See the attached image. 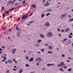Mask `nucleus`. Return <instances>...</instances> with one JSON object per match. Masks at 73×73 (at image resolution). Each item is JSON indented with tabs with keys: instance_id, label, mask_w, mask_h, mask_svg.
<instances>
[{
	"instance_id": "2",
	"label": "nucleus",
	"mask_w": 73,
	"mask_h": 73,
	"mask_svg": "<svg viewBox=\"0 0 73 73\" xmlns=\"http://www.w3.org/2000/svg\"><path fill=\"white\" fill-rule=\"evenodd\" d=\"M64 63L63 62H62L60 63L58 65V66L60 67V66H64Z\"/></svg>"
},
{
	"instance_id": "32",
	"label": "nucleus",
	"mask_w": 73,
	"mask_h": 73,
	"mask_svg": "<svg viewBox=\"0 0 73 73\" xmlns=\"http://www.w3.org/2000/svg\"><path fill=\"white\" fill-rule=\"evenodd\" d=\"M52 11V9H49L48 10V12H51Z\"/></svg>"
},
{
	"instance_id": "18",
	"label": "nucleus",
	"mask_w": 73,
	"mask_h": 73,
	"mask_svg": "<svg viewBox=\"0 0 73 73\" xmlns=\"http://www.w3.org/2000/svg\"><path fill=\"white\" fill-rule=\"evenodd\" d=\"M22 72H23V69H21L19 71V73H21Z\"/></svg>"
},
{
	"instance_id": "23",
	"label": "nucleus",
	"mask_w": 73,
	"mask_h": 73,
	"mask_svg": "<svg viewBox=\"0 0 73 73\" xmlns=\"http://www.w3.org/2000/svg\"><path fill=\"white\" fill-rule=\"evenodd\" d=\"M25 0H24V1H23L22 2V3H23V4L24 5V4H25Z\"/></svg>"
},
{
	"instance_id": "3",
	"label": "nucleus",
	"mask_w": 73,
	"mask_h": 73,
	"mask_svg": "<svg viewBox=\"0 0 73 73\" xmlns=\"http://www.w3.org/2000/svg\"><path fill=\"white\" fill-rule=\"evenodd\" d=\"M66 15H67V14H64L63 15H60V18L62 19L63 17H64V16H66Z\"/></svg>"
},
{
	"instance_id": "31",
	"label": "nucleus",
	"mask_w": 73,
	"mask_h": 73,
	"mask_svg": "<svg viewBox=\"0 0 73 73\" xmlns=\"http://www.w3.org/2000/svg\"><path fill=\"white\" fill-rule=\"evenodd\" d=\"M16 28L17 30H19V28H18V26H16Z\"/></svg>"
},
{
	"instance_id": "62",
	"label": "nucleus",
	"mask_w": 73,
	"mask_h": 73,
	"mask_svg": "<svg viewBox=\"0 0 73 73\" xmlns=\"http://www.w3.org/2000/svg\"><path fill=\"white\" fill-rule=\"evenodd\" d=\"M17 4H18V3H16L15 4V5H16Z\"/></svg>"
},
{
	"instance_id": "37",
	"label": "nucleus",
	"mask_w": 73,
	"mask_h": 73,
	"mask_svg": "<svg viewBox=\"0 0 73 73\" xmlns=\"http://www.w3.org/2000/svg\"><path fill=\"white\" fill-rule=\"evenodd\" d=\"M5 61V59H3L2 60V62H3V61Z\"/></svg>"
},
{
	"instance_id": "44",
	"label": "nucleus",
	"mask_w": 73,
	"mask_h": 73,
	"mask_svg": "<svg viewBox=\"0 0 73 73\" xmlns=\"http://www.w3.org/2000/svg\"><path fill=\"white\" fill-rule=\"evenodd\" d=\"M63 68L64 69H66V66H64L63 67Z\"/></svg>"
},
{
	"instance_id": "47",
	"label": "nucleus",
	"mask_w": 73,
	"mask_h": 73,
	"mask_svg": "<svg viewBox=\"0 0 73 73\" xmlns=\"http://www.w3.org/2000/svg\"><path fill=\"white\" fill-rule=\"evenodd\" d=\"M58 32H60V29H59V28H58Z\"/></svg>"
},
{
	"instance_id": "22",
	"label": "nucleus",
	"mask_w": 73,
	"mask_h": 73,
	"mask_svg": "<svg viewBox=\"0 0 73 73\" xmlns=\"http://www.w3.org/2000/svg\"><path fill=\"white\" fill-rule=\"evenodd\" d=\"M67 39H68L65 38V39H63V41H66Z\"/></svg>"
},
{
	"instance_id": "59",
	"label": "nucleus",
	"mask_w": 73,
	"mask_h": 73,
	"mask_svg": "<svg viewBox=\"0 0 73 73\" xmlns=\"http://www.w3.org/2000/svg\"><path fill=\"white\" fill-rule=\"evenodd\" d=\"M16 60H15V59L14 58L13 59V61H15Z\"/></svg>"
},
{
	"instance_id": "17",
	"label": "nucleus",
	"mask_w": 73,
	"mask_h": 73,
	"mask_svg": "<svg viewBox=\"0 0 73 73\" xmlns=\"http://www.w3.org/2000/svg\"><path fill=\"white\" fill-rule=\"evenodd\" d=\"M68 71H69L70 72H71L72 70V68L68 69Z\"/></svg>"
},
{
	"instance_id": "13",
	"label": "nucleus",
	"mask_w": 73,
	"mask_h": 73,
	"mask_svg": "<svg viewBox=\"0 0 73 73\" xmlns=\"http://www.w3.org/2000/svg\"><path fill=\"white\" fill-rule=\"evenodd\" d=\"M41 16L42 17H44L45 16V14H44V13L42 14L41 15Z\"/></svg>"
},
{
	"instance_id": "45",
	"label": "nucleus",
	"mask_w": 73,
	"mask_h": 73,
	"mask_svg": "<svg viewBox=\"0 0 73 73\" xmlns=\"http://www.w3.org/2000/svg\"><path fill=\"white\" fill-rule=\"evenodd\" d=\"M13 70H14L15 71H16V70L15 68L13 69Z\"/></svg>"
},
{
	"instance_id": "60",
	"label": "nucleus",
	"mask_w": 73,
	"mask_h": 73,
	"mask_svg": "<svg viewBox=\"0 0 73 73\" xmlns=\"http://www.w3.org/2000/svg\"><path fill=\"white\" fill-rule=\"evenodd\" d=\"M4 16H5V14H3V17H4Z\"/></svg>"
},
{
	"instance_id": "55",
	"label": "nucleus",
	"mask_w": 73,
	"mask_h": 73,
	"mask_svg": "<svg viewBox=\"0 0 73 73\" xmlns=\"http://www.w3.org/2000/svg\"><path fill=\"white\" fill-rule=\"evenodd\" d=\"M59 35V37H60L61 36V34H58Z\"/></svg>"
},
{
	"instance_id": "7",
	"label": "nucleus",
	"mask_w": 73,
	"mask_h": 73,
	"mask_svg": "<svg viewBox=\"0 0 73 73\" xmlns=\"http://www.w3.org/2000/svg\"><path fill=\"white\" fill-rule=\"evenodd\" d=\"M27 17L26 16V15H25L23 16V17L22 18V19H25Z\"/></svg>"
},
{
	"instance_id": "30",
	"label": "nucleus",
	"mask_w": 73,
	"mask_h": 73,
	"mask_svg": "<svg viewBox=\"0 0 73 73\" xmlns=\"http://www.w3.org/2000/svg\"><path fill=\"white\" fill-rule=\"evenodd\" d=\"M16 1V0H15L14 1H13L11 3V4H13V3H15Z\"/></svg>"
},
{
	"instance_id": "5",
	"label": "nucleus",
	"mask_w": 73,
	"mask_h": 73,
	"mask_svg": "<svg viewBox=\"0 0 73 73\" xmlns=\"http://www.w3.org/2000/svg\"><path fill=\"white\" fill-rule=\"evenodd\" d=\"M16 51V48H14L12 50L13 54H15V52Z\"/></svg>"
},
{
	"instance_id": "57",
	"label": "nucleus",
	"mask_w": 73,
	"mask_h": 73,
	"mask_svg": "<svg viewBox=\"0 0 73 73\" xmlns=\"http://www.w3.org/2000/svg\"><path fill=\"white\" fill-rule=\"evenodd\" d=\"M2 8V9H4V7H3Z\"/></svg>"
},
{
	"instance_id": "4",
	"label": "nucleus",
	"mask_w": 73,
	"mask_h": 73,
	"mask_svg": "<svg viewBox=\"0 0 73 73\" xmlns=\"http://www.w3.org/2000/svg\"><path fill=\"white\" fill-rule=\"evenodd\" d=\"M53 36V34L52 33H50L47 34L48 37H52Z\"/></svg>"
},
{
	"instance_id": "24",
	"label": "nucleus",
	"mask_w": 73,
	"mask_h": 73,
	"mask_svg": "<svg viewBox=\"0 0 73 73\" xmlns=\"http://www.w3.org/2000/svg\"><path fill=\"white\" fill-rule=\"evenodd\" d=\"M25 66H27V67H29V65L28 64H26L25 65Z\"/></svg>"
},
{
	"instance_id": "53",
	"label": "nucleus",
	"mask_w": 73,
	"mask_h": 73,
	"mask_svg": "<svg viewBox=\"0 0 73 73\" xmlns=\"http://www.w3.org/2000/svg\"><path fill=\"white\" fill-rule=\"evenodd\" d=\"M61 32H64V30H61Z\"/></svg>"
},
{
	"instance_id": "48",
	"label": "nucleus",
	"mask_w": 73,
	"mask_h": 73,
	"mask_svg": "<svg viewBox=\"0 0 73 73\" xmlns=\"http://www.w3.org/2000/svg\"><path fill=\"white\" fill-rule=\"evenodd\" d=\"M12 1H10L9 2V4H10V3H11Z\"/></svg>"
},
{
	"instance_id": "43",
	"label": "nucleus",
	"mask_w": 73,
	"mask_h": 73,
	"mask_svg": "<svg viewBox=\"0 0 73 73\" xmlns=\"http://www.w3.org/2000/svg\"><path fill=\"white\" fill-rule=\"evenodd\" d=\"M39 45L38 44L36 45H35V46H37L38 47L39 46Z\"/></svg>"
},
{
	"instance_id": "12",
	"label": "nucleus",
	"mask_w": 73,
	"mask_h": 73,
	"mask_svg": "<svg viewBox=\"0 0 73 73\" xmlns=\"http://www.w3.org/2000/svg\"><path fill=\"white\" fill-rule=\"evenodd\" d=\"M40 36L42 38L44 37V36L42 34H40Z\"/></svg>"
},
{
	"instance_id": "39",
	"label": "nucleus",
	"mask_w": 73,
	"mask_h": 73,
	"mask_svg": "<svg viewBox=\"0 0 73 73\" xmlns=\"http://www.w3.org/2000/svg\"><path fill=\"white\" fill-rule=\"evenodd\" d=\"M39 62H37V65H38V66L39 65Z\"/></svg>"
},
{
	"instance_id": "51",
	"label": "nucleus",
	"mask_w": 73,
	"mask_h": 73,
	"mask_svg": "<svg viewBox=\"0 0 73 73\" xmlns=\"http://www.w3.org/2000/svg\"><path fill=\"white\" fill-rule=\"evenodd\" d=\"M18 20H20V17H19L18 18Z\"/></svg>"
},
{
	"instance_id": "64",
	"label": "nucleus",
	"mask_w": 73,
	"mask_h": 73,
	"mask_svg": "<svg viewBox=\"0 0 73 73\" xmlns=\"http://www.w3.org/2000/svg\"><path fill=\"white\" fill-rule=\"evenodd\" d=\"M10 38H10V37L9 36L8 38V39H10Z\"/></svg>"
},
{
	"instance_id": "27",
	"label": "nucleus",
	"mask_w": 73,
	"mask_h": 73,
	"mask_svg": "<svg viewBox=\"0 0 73 73\" xmlns=\"http://www.w3.org/2000/svg\"><path fill=\"white\" fill-rule=\"evenodd\" d=\"M73 21V19H70L69 20L70 21Z\"/></svg>"
},
{
	"instance_id": "8",
	"label": "nucleus",
	"mask_w": 73,
	"mask_h": 73,
	"mask_svg": "<svg viewBox=\"0 0 73 73\" xmlns=\"http://www.w3.org/2000/svg\"><path fill=\"white\" fill-rule=\"evenodd\" d=\"M20 34H21V33H20L18 32L17 33V36L18 38H19V36H20Z\"/></svg>"
},
{
	"instance_id": "25",
	"label": "nucleus",
	"mask_w": 73,
	"mask_h": 73,
	"mask_svg": "<svg viewBox=\"0 0 73 73\" xmlns=\"http://www.w3.org/2000/svg\"><path fill=\"white\" fill-rule=\"evenodd\" d=\"M15 9V8H13L12 9H9V11H13V10L14 9Z\"/></svg>"
},
{
	"instance_id": "56",
	"label": "nucleus",
	"mask_w": 73,
	"mask_h": 73,
	"mask_svg": "<svg viewBox=\"0 0 73 73\" xmlns=\"http://www.w3.org/2000/svg\"><path fill=\"white\" fill-rule=\"evenodd\" d=\"M67 62H70L69 60H67Z\"/></svg>"
},
{
	"instance_id": "28",
	"label": "nucleus",
	"mask_w": 73,
	"mask_h": 73,
	"mask_svg": "<svg viewBox=\"0 0 73 73\" xmlns=\"http://www.w3.org/2000/svg\"><path fill=\"white\" fill-rule=\"evenodd\" d=\"M44 50H44V49H41L40 50V51H41V52H44Z\"/></svg>"
},
{
	"instance_id": "35",
	"label": "nucleus",
	"mask_w": 73,
	"mask_h": 73,
	"mask_svg": "<svg viewBox=\"0 0 73 73\" xmlns=\"http://www.w3.org/2000/svg\"><path fill=\"white\" fill-rule=\"evenodd\" d=\"M2 48H3V49H4V48H5V46H2Z\"/></svg>"
},
{
	"instance_id": "34",
	"label": "nucleus",
	"mask_w": 73,
	"mask_h": 73,
	"mask_svg": "<svg viewBox=\"0 0 73 73\" xmlns=\"http://www.w3.org/2000/svg\"><path fill=\"white\" fill-rule=\"evenodd\" d=\"M68 37H69V38H72V36H70V35H69V36H68Z\"/></svg>"
},
{
	"instance_id": "26",
	"label": "nucleus",
	"mask_w": 73,
	"mask_h": 73,
	"mask_svg": "<svg viewBox=\"0 0 73 73\" xmlns=\"http://www.w3.org/2000/svg\"><path fill=\"white\" fill-rule=\"evenodd\" d=\"M38 42H41V40H38Z\"/></svg>"
},
{
	"instance_id": "6",
	"label": "nucleus",
	"mask_w": 73,
	"mask_h": 73,
	"mask_svg": "<svg viewBox=\"0 0 73 73\" xmlns=\"http://www.w3.org/2000/svg\"><path fill=\"white\" fill-rule=\"evenodd\" d=\"M33 59H34V58H31L29 60V62H32V61H33Z\"/></svg>"
},
{
	"instance_id": "42",
	"label": "nucleus",
	"mask_w": 73,
	"mask_h": 73,
	"mask_svg": "<svg viewBox=\"0 0 73 73\" xmlns=\"http://www.w3.org/2000/svg\"><path fill=\"white\" fill-rule=\"evenodd\" d=\"M37 53H39V54H41V52L39 51L37 52Z\"/></svg>"
},
{
	"instance_id": "20",
	"label": "nucleus",
	"mask_w": 73,
	"mask_h": 73,
	"mask_svg": "<svg viewBox=\"0 0 73 73\" xmlns=\"http://www.w3.org/2000/svg\"><path fill=\"white\" fill-rule=\"evenodd\" d=\"M37 58L40 60H38V61H41V58Z\"/></svg>"
},
{
	"instance_id": "19",
	"label": "nucleus",
	"mask_w": 73,
	"mask_h": 73,
	"mask_svg": "<svg viewBox=\"0 0 73 73\" xmlns=\"http://www.w3.org/2000/svg\"><path fill=\"white\" fill-rule=\"evenodd\" d=\"M48 48H49V49L50 50L51 49H52V47L51 46H48Z\"/></svg>"
},
{
	"instance_id": "15",
	"label": "nucleus",
	"mask_w": 73,
	"mask_h": 73,
	"mask_svg": "<svg viewBox=\"0 0 73 73\" xmlns=\"http://www.w3.org/2000/svg\"><path fill=\"white\" fill-rule=\"evenodd\" d=\"M9 13V11H6L5 12V14H8Z\"/></svg>"
},
{
	"instance_id": "16",
	"label": "nucleus",
	"mask_w": 73,
	"mask_h": 73,
	"mask_svg": "<svg viewBox=\"0 0 73 73\" xmlns=\"http://www.w3.org/2000/svg\"><path fill=\"white\" fill-rule=\"evenodd\" d=\"M69 30H70V29H69V28H68L65 30V31L66 32H68V31H69Z\"/></svg>"
},
{
	"instance_id": "1",
	"label": "nucleus",
	"mask_w": 73,
	"mask_h": 73,
	"mask_svg": "<svg viewBox=\"0 0 73 73\" xmlns=\"http://www.w3.org/2000/svg\"><path fill=\"white\" fill-rule=\"evenodd\" d=\"M44 25L46 27H50V23L49 22H46L44 24Z\"/></svg>"
},
{
	"instance_id": "33",
	"label": "nucleus",
	"mask_w": 73,
	"mask_h": 73,
	"mask_svg": "<svg viewBox=\"0 0 73 73\" xmlns=\"http://www.w3.org/2000/svg\"><path fill=\"white\" fill-rule=\"evenodd\" d=\"M48 53H51V54H52V52L50 51H48Z\"/></svg>"
},
{
	"instance_id": "36",
	"label": "nucleus",
	"mask_w": 73,
	"mask_h": 73,
	"mask_svg": "<svg viewBox=\"0 0 73 73\" xmlns=\"http://www.w3.org/2000/svg\"><path fill=\"white\" fill-rule=\"evenodd\" d=\"M33 15V13H32L31 14L29 15V16H31V15Z\"/></svg>"
},
{
	"instance_id": "54",
	"label": "nucleus",
	"mask_w": 73,
	"mask_h": 73,
	"mask_svg": "<svg viewBox=\"0 0 73 73\" xmlns=\"http://www.w3.org/2000/svg\"><path fill=\"white\" fill-rule=\"evenodd\" d=\"M1 57L2 58H4V56H1Z\"/></svg>"
},
{
	"instance_id": "49",
	"label": "nucleus",
	"mask_w": 73,
	"mask_h": 73,
	"mask_svg": "<svg viewBox=\"0 0 73 73\" xmlns=\"http://www.w3.org/2000/svg\"><path fill=\"white\" fill-rule=\"evenodd\" d=\"M72 33H70V35L71 36L72 35Z\"/></svg>"
},
{
	"instance_id": "41",
	"label": "nucleus",
	"mask_w": 73,
	"mask_h": 73,
	"mask_svg": "<svg viewBox=\"0 0 73 73\" xmlns=\"http://www.w3.org/2000/svg\"><path fill=\"white\" fill-rule=\"evenodd\" d=\"M26 58L27 60H28V59H29V58L28 57V56H27L26 57Z\"/></svg>"
},
{
	"instance_id": "40",
	"label": "nucleus",
	"mask_w": 73,
	"mask_h": 73,
	"mask_svg": "<svg viewBox=\"0 0 73 73\" xmlns=\"http://www.w3.org/2000/svg\"><path fill=\"white\" fill-rule=\"evenodd\" d=\"M4 59H5V60H6V59H7V57H6L5 56L4 58H3Z\"/></svg>"
},
{
	"instance_id": "10",
	"label": "nucleus",
	"mask_w": 73,
	"mask_h": 73,
	"mask_svg": "<svg viewBox=\"0 0 73 73\" xmlns=\"http://www.w3.org/2000/svg\"><path fill=\"white\" fill-rule=\"evenodd\" d=\"M48 5H49V3H46V4L44 5V7H47L48 6Z\"/></svg>"
},
{
	"instance_id": "63",
	"label": "nucleus",
	"mask_w": 73,
	"mask_h": 73,
	"mask_svg": "<svg viewBox=\"0 0 73 73\" xmlns=\"http://www.w3.org/2000/svg\"><path fill=\"white\" fill-rule=\"evenodd\" d=\"M48 44H45V46H48Z\"/></svg>"
},
{
	"instance_id": "61",
	"label": "nucleus",
	"mask_w": 73,
	"mask_h": 73,
	"mask_svg": "<svg viewBox=\"0 0 73 73\" xmlns=\"http://www.w3.org/2000/svg\"><path fill=\"white\" fill-rule=\"evenodd\" d=\"M68 17H69L70 18V17H71V16H70V15H68Z\"/></svg>"
},
{
	"instance_id": "29",
	"label": "nucleus",
	"mask_w": 73,
	"mask_h": 73,
	"mask_svg": "<svg viewBox=\"0 0 73 73\" xmlns=\"http://www.w3.org/2000/svg\"><path fill=\"white\" fill-rule=\"evenodd\" d=\"M52 65V64H48L46 65V66H50Z\"/></svg>"
},
{
	"instance_id": "21",
	"label": "nucleus",
	"mask_w": 73,
	"mask_h": 73,
	"mask_svg": "<svg viewBox=\"0 0 73 73\" xmlns=\"http://www.w3.org/2000/svg\"><path fill=\"white\" fill-rule=\"evenodd\" d=\"M59 70H61L62 72H64V70H63V69L62 68H60Z\"/></svg>"
},
{
	"instance_id": "50",
	"label": "nucleus",
	"mask_w": 73,
	"mask_h": 73,
	"mask_svg": "<svg viewBox=\"0 0 73 73\" xmlns=\"http://www.w3.org/2000/svg\"><path fill=\"white\" fill-rule=\"evenodd\" d=\"M33 22H34V21H32L30 22V23H32Z\"/></svg>"
},
{
	"instance_id": "46",
	"label": "nucleus",
	"mask_w": 73,
	"mask_h": 73,
	"mask_svg": "<svg viewBox=\"0 0 73 73\" xmlns=\"http://www.w3.org/2000/svg\"><path fill=\"white\" fill-rule=\"evenodd\" d=\"M62 57H65V55L64 54H62Z\"/></svg>"
},
{
	"instance_id": "52",
	"label": "nucleus",
	"mask_w": 73,
	"mask_h": 73,
	"mask_svg": "<svg viewBox=\"0 0 73 73\" xmlns=\"http://www.w3.org/2000/svg\"><path fill=\"white\" fill-rule=\"evenodd\" d=\"M46 0H44L43 1V2H42L43 3H45V1Z\"/></svg>"
},
{
	"instance_id": "38",
	"label": "nucleus",
	"mask_w": 73,
	"mask_h": 73,
	"mask_svg": "<svg viewBox=\"0 0 73 73\" xmlns=\"http://www.w3.org/2000/svg\"><path fill=\"white\" fill-rule=\"evenodd\" d=\"M3 51V49H2L1 48H0V52H1V51Z\"/></svg>"
},
{
	"instance_id": "9",
	"label": "nucleus",
	"mask_w": 73,
	"mask_h": 73,
	"mask_svg": "<svg viewBox=\"0 0 73 73\" xmlns=\"http://www.w3.org/2000/svg\"><path fill=\"white\" fill-rule=\"evenodd\" d=\"M8 62L9 63H10V64H12V63H13V62L11 60H9L8 61Z\"/></svg>"
},
{
	"instance_id": "11",
	"label": "nucleus",
	"mask_w": 73,
	"mask_h": 73,
	"mask_svg": "<svg viewBox=\"0 0 73 73\" xmlns=\"http://www.w3.org/2000/svg\"><path fill=\"white\" fill-rule=\"evenodd\" d=\"M33 7V8H36V6L35 5H32V6H31V7Z\"/></svg>"
},
{
	"instance_id": "14",
	"label": "nucleus",
	"mask_w": 73,
	"mask_h": 73,
	"mask_svg": "<svg viewBox=\"0 0 73 73\" xmlns=\"http://www.w3.org/2000/svg\"><path fill=\"white\" fill-rule=\"evenodd\" d=\"M50 15V13H48L46 15V16H49Z\"/></svg>"
},
{
	"instance_id": "58",
	"label": "nucleus",
	"mask_w": 73,
	"mask_h": 73,
	"mask_svg": "<svg viewBox=\"0 0 73 73\" xmlns=\"http://www.w3.org/2000/svg\"><path fill=\"white\" fill-rule=\"evenodd\" d=\"M9 31L10 32H11V31H12V30L11 29H9Z\"/></svg>"
}]
</instances>
